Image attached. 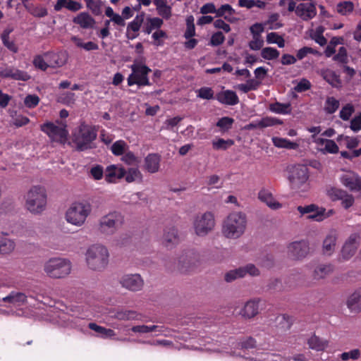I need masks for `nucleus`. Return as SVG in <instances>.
Segmentation results:
<instances>
[{"mask_svg": "<svg viewBox=\"0 0 361 361\" xmlns=\"http://www.w3.org/2000/svg\"><path fill=\"white\" fill-rule=\"evenodd\" d=\"M233 140L231 139L216 138L212 142V147L216 150H226L233 145Z\"/></svg>", "mask_w": 361, "mask_h": 361, "instance_id": "nucleus-47", "label": "nucleus"}, {"mask_svg": "<svg viewBox=\"0 0 361 361\" xmlns=\"http://www.w3.org/2000/svg\"><path fill=\"white\" fill-rule=\"evenodd\" d=\"M1 75L5 78H11L15 80L26 81L30 79V75L24 71L8 68H6L1 72Z\"/></svg>", "mask_w": 361, "mask_h": 361, "instance_id": "nucleus-35", "label": "nucleus"}, {"mask_svg": "<svg viewBox=\"0 0 361 361\" xmlns=\"http://www.w3.org/2000/svg\"><path fill=\"white\" fill-rule=\"evenodd\" d=\"M297 209L301 215L307 214V219L315 221H322L334 214L332 209L326 212L324 208L319 207L314 204L298 206Z\"/></svg>", "mask_w": 361, "mask_h": 361, "instance_id": "nucleus-12", "label": "nucleus"}, {"mask_svg": "<svg viewBox=\"0 0 361 361\" xmlns=\"http://www.w3.org/2000/svg\"><path fill=\"white\" fill-rule=\"evenodd\" d=\"M258 199L271 209L277 210L282 207V204L275 199L269 189L262 188L258 192Z\"/></svg>", "mask_w": 361, "mask_h": 361, "instance_id": "nucleus-22", "label": "nucleus"}, {"mask_svg": "<svg viewBox=\"0 0 361 361\" xmlns=\"http://www.w3.org/2000/svg\"><path fill=\"white\" fill-rule=\"evenodd\" d=\"M33 65L35 68L42 71H46L49 66V62L46 60L44 54L37 55L34 57Z\"/></svg>", "mask_w": 361, "mask_h": 361, "instance_id": "nucleus-58", "label": "nucleus"}, {"mask_svg": "<svg viewBox=\"0 0 361 361\" xmlns=\"http://www.w3.org/2000/svg\"><path fill=\"white\" fill-rule=\"evenodd\" d=\"M360 351L358 349H353L348 352H344L341 354L340 358L343 361H348L349 360H357L360 357Z\"/></svg>", "mask_w": 361, "mask_h": 361, "instance_id": "nucleus-61", "label": "nucleus"}, {"mask_svg": "<svg viewBox=\"0 0 361 361\" xmlns=\"http://www.w3.org/2000/svg\"><path fill=\"white\" fill-rule=\"evenodd\" d=\"M216 100L221 104L233 106L238 103L239 99L236 93L232 90H223L216 95Z\"/></svg>", "mask_w": 361, "mask_h": 361, "instance_id": "nucleus-28", "label": "nucleus"}, {"mask_svg": "<svg viewBox=\"0 0 361 361\" xmlns=\"http://www.w3.org/2000/svg\"><path fill=\"white\" fill-rule=\"evenodd\" d=\"M25 208L32 214H39L47 206V192L44 187L35 185L25 195Z\"/></svg>", "mask_w": 361, "mask_h": 361, "instance_id": "nucleus-3", "label": "nucleus"}, {"mask_svg": "<svg viewBox=\"0 0 361 361\" xmlns=\"http://www.w3.org/2000/svg\"><path fill=\"white\" fill-rule=\"evenodd\" d=\"M338 141L350 149L355 148L359 143V141L356 137H350L343 135L338 137Z\"/></svg>", "mask_w": 361, "mask_h": 361, "instance_id": "nucleus-51", "label": "nucleus"}, {"mask_svg": "<svg viewBox=\"0 0 361 361\" xmlns=\"http://www.w3.org/2000/svg\"><path fill=\"white\" fill-rule=\"evenodd\" d=\"M160 156L157 154H149L145 158V169L150 173L157 172L160 167Z\"/></svg>", "mask_w": 361, "mask_h": 361, "instance_id": "nucleus-30", "label": "nucleus"}, {"mask_svg": "<svg viewBox=\"0 0 361 361\" xmlns=\"http://www.w3.org/2000/svg\"><path fill=\"white\" fill-rule=\"evenodd\" d=\"M235 10L229 4H224L217 9L216 16L223 17L225 20L233 23L235 20Z\"/></svg>", "mask_w": 361, "mask_h": 361, "instance_id": "nucleus-37", "label": "nucleus"}, {"mask_svg": "<svg viewBox=\"0 0 361 361\" xmlns=\"http://www.w3.org/2000/svg\"><path fill=\"white\" fill-rule=\"evenodd\" d=\"M88 327L95 333V336L103 339L113 338L117 341H126V338H116V333L111 329L99 326L94 322L89 323Z\"/></svg>", "mask_w": 361, "mask_h": 361, "instance_id": "nucleus-25", "label": "nucleus"}, {"mask_svg": "<svg viewBox=\"0 0 361 361\" xmlns=\"http://www.w3.org/2000/svg\"><path fill=\"white\" fill-rule=\"evenodd\" d=\"M131 330L134 333H139L141 334L153 332L155 336L164 335L167 336L169 335V331L164 326L157 325H137L133 326Z\"/></svg>", "mask_w": 361, "mask_h": 361, "instance_id": "nucleus-23", "label": "nucleus"}, {"mask_svg": "<svg viewBox=\"0 0 361 361\" xmlns=\"http://www.w3.org/2000/svg\"><path fill=\"white\" fill-rule=\"evenodd\" d=\"M125 176V169L121 165L112 164L106 167L104 178L108 183H116Z\"/></svg>", "mask_w": 361, "mask_h": 361, "instance_id": "nucleus-24", "label": "nucleus"}, {"mask_svg": "<svg viewBox=\"0 0 361 361\" xmlns=\"http://www.w3.org/2000/svg\"><path fill=\"white\" fill-rule=\"evenodd\" d=\"M128 149V145L122 140L116 141L111 146V151L115 156L122 157Z\"/></svg>", "mask_w": 361, "mask_h": 361, "instance_id": "nucleus-43", "label": "nucleus"}, {"mask_svg": "<svg viewBox=\"0 0 361 361\" xmlns=\"http://www.w3.org/2000/svg\"><path fill=\"white\" fill-rule=\"evenodd\" d=\"M288 173V180L293 189L299 192H306L310 188L309 169L306 165L291 166Z\"/></svg>", "mask_w": 361, "mask_h": 361, "instance_id": "nucleus-6", "label": "nucleus"}, {"mask_svg": "<svg viewBox=\"0 0 361 361\" xmlns=\"http://www.w3.org/2000/svg\"><path fill=\"white\" fill-rule=\"evenodd\" d=\"M73 22L82 28L92 27L94 23V19L87 13H81L78 15L73 19Z\"/></svg>", "mask_w": 361, "mask_h": 361, "instance_id": "nucleus-39", "label": "nucleus"}, {"mask_svg": "<svg viewBox=\"0 0 361 361\" xmlns=\"http://www.w3.org/2000/svg\"><path fill=\"white\" fill-rule=\"evenodd\" d=\"M216 225L215 218L212 212H207L196 216L193 221L195 234L200 237L207 235Z\"/></svg>", "mask_w": 361, "mask_h": 361, "instance_id": "nucleus-9", "label": "nucleus"}, {"mask_svg": "<svg viewBox=\"0 0 361 361\" xmlns=\"http://www.w3.org/2000/svg\"><path fill=\"white\" fill-rule=\"evenodd\" d=\"M197 97L204 99H211L214 98V91L211 87H203L196 90Z\"/></svg>", "mask_w": 361, "mask_h": 361, "instance_id": "nucleus-64", "label": "nucleus"}, {"mask_svg": "<svg viewBox=\"0 0 361 361\" xmlns=\"http://www.w3.org/2000/svg\"><path fill=\"white\" fill-rule=\"evenodd\" d=\"M46 60L51 68H59L64 66L68 59V54L65 50L48 51L44 53Z\"/></svg>", "mask_w": 361, "mask_h": 361, "instance_id": "nucleus-18", "label": "nucleus"}, {"mask_svg": "<svg viewBox=\"0 0 361 361\" xmlns=\"http://www.w3.org/2000/svg\"><path fill=\"white\" fill-rule=\"evenodd\" d=\"M326 195L331 199L332 201L340 200L342 195L344 194L345 190L334 187V186H328L326 188Z\"/></svg>", "mask_w": 361, "mask_h": 361, "instance_id": "nucleus-49", "label": "nucleus"}, {"mask_svg": "<svg viewBox=\"0 0 361 361\" xmlns=\"http://www.w3.org/2000/svg\"><path fill=\"white\" fill-rule=\"evenodd\" d=\"M251 361H308L302 355H298L288 360L280 355L256 351L253 356L247 357Z\"/></svg>", "mask_w": 361, "mask_h": 361, "instance_id": "nucleus-14", "label": "nucleus"}, {"mask_svg": "<svg viewBox=\"0 0 361 361\" xmlns=\"http://www.w3.org/2000/svg\"><path fill=\"white\" fill-rule=\"evenodd\" d=\"M132 71L127 80L128 86L137 85L138 86L149 85V73L152 70L147 66L142 63H133L130 66Z\"/></svg>", "mask_w": 361, "mask_h": 361, "instance_id": "nucleus-10", "label": "nucleus"}, {"mask_svg": "<svg viewBox=\"0 0 361 361\" xmlns=\"http://www.w3.org/2000/svg\"><path fill=\"white\" fill-rule=\"evenodd\" d=\"M339 107V101L331 97H328L325 102L324 110L327 114H334Z\"/></svg>", "mask_w": 361, "mask_h": 361, "instance_id": "nucleus-53", "label": "nucleus"}, {"mask_svg": "<svg viewBox=\"0 0 361 361\" xmlns=\"http://www.w3.org/2000/svg\"><path fill=\"white\" fill-rule=\"evenodd\" d=\"M137 317L138 314L136 312L127 310H119L116 312L114 316V317L116 319L124 321L137 319Z\"/></svg>", "mask_w": 361, "mask_h": 361, "instance_id": "nucleus-48", "label": "nucleus"}, {"mask_svg": "<svg viewBox=\"0 0 361 361\" xmlns=\"http://www.w3.org/2000/svg\"><path fill=\"white\" fill-rule=\"evenodd\" d=\"M120 284L130 291L136 292L142 290L144 280L138 274H126L121 278Z\"/></svg>", "mask_w": 361, "mask_h": 361, "instance_id": "nucleus-13", "label": "nucleus"}, {"mask_svg": "<svg viewBox=\"0 0 361 361\" xmlns=\"http://www.w3.org/2000/svg\"><path fill=\"white\" fill-rule=\"evenodd\" d=\"M295 14L304 20L313 18L317 14L315 4L313 3H301L295 6Z\"/></svg>", "mask_w": 361, "mask_h": 361, "instance_id": "nucleus-20", "label": "nucleus"}, {"mask_svg": "<svg viewBox=\"0 0 361 361\" xmlns=\"http://www.w3.org/2000/svg\"><path fill=\"white\" fill-rule=\"evenodd\" d=\"M337 235L335 232H331L326 235L323 242L322 252L326 256L331 255L336 248Z\"/></svg>", "mask_w": 361, "mask_h": 361, "instance_id": "nucleus-33", "label": "nucleus"}, {"mask_svg": "<svg viewBox=\"0 0 361 361\" xmlns=\"http://www.w3.org/2000/svg\"><path fill=\"white\" fill-rule=\"evenodd\" d=\"M72 270L71 261L63 257H51L45 262L44 271L49 278L63 279L68 276Z\"/></svg>", "mask_w": 361, "mask_h": 361, "instance_id": "nucleus-5", "label": "nucleus"}, {"mask_svg": "<svg viewBox=\"0 0 361 361\" xmlns=\"http://www.w3.org/2000/svg\"><path fill=\"white\" fill-rule=\"evenodd\" d=\"M124 224V216L119 212H111L102 216L98 222L99 233L105 236L114 235Z\"/></svg>", "mask_w": 361, "mask_h": 361, "instance_id": "nucleus-7", "label": "nucleus"}, {"mask_svg": "<svg viewBox=\"0 0 361 361\" xmlns=\"http://www.w3.org/2000/svg\"><path fill=\"white\" fill-rule=\"evenodd\" d=\"M92 212L90 204L83 201L73 202L65 213L66 221L75 226H82Z\"/></svg>", "mask_w": 361, "mask_h": 361, "instance_id": "nucleus-4", "label": "nucleus"}, {"mask_svg": "<svg viewBox=\"0 0 361 361\" xmlns=\"http://www.w3.org/2000/svg\"><path fill=\"white\" fill-rule=\"evenodd\" d=\"M355 111V109L353 104H347L342 107L339 112L340 118L343 121H348Z\"/></svg>", "mask_w": 361, "mask_h": 361, "instance_id": "nucleus-62", "label": "nucleus"}, {"mask_svg": "<svg viewBox=\"0 0 361 361\" xmlns=\"http://www.w3.org/2000/svg\"><path fill=\"white\" fill-rule=\"evenodd\" d=\"M272 142L276 147L287 149H297L299 147V142L290 141L288 139L280 137H273Z\"/></svg>", "mask_w": 361, "mask_h": 361, "instance_id": "nucleus-36", "label": "nucleus"}, {"mask_svg": "<svg viewBox=\"0 0 361 361\" xmlns=\"http://www.w3.org/2000/svg\"><path fill=\"white\" fill-rule=\"evenodd\" d=\"M78 321L76 318L70 317L66 313H60L57 319H56L55 320V322L61 326L77 329L78 330L82 331V326H80V324H78Z\"/></svg>", "mask_w": 361, "mask_h": 361, "instance_id": "nucleus-29", "label": "nucleus"}, {"mask_svg": "<svg viewBox=\"0 0 361 361\" xmlns=\"http://www.w3.org/2000/svg\"><path fill=\"white\" fill-rule=\"evenodd\" d=\"M279 51L273 47H265L261 51V56L265 60L276 59L279 56Z\"/></svg>", "mask_w": 361, "mask_h": 361, "instance_id": "nucleus-54", "label": "nucleus"}, {"mask_svg": "<svg viewBox=\"0 0 361 361\" xmlns=\"http://www.w3.org/2000/svg\"><path fill=\"white\" fill-rule=\"evenodd\" d=\"M334 270V267L331 264H322L318 265L314 271V276L315 279H324Z\"/></svg>", "mask_w": 361, "mask_h": 361, "instance_id": "nucleus-41", "label": "nucleus"}, {"mask_svg": "<svg viewBox=\"0 0 361 361\" xmlns=\"http://www.w3.org/2000/svg\"><path fill=\"white\" fill-rule=\"evenodd\" d=\"M360 243V235L357 233L351 234L345 242L341 253L343 260H348L355 253Z\"/></svg>", "mask_w": 361, "mask_h": 361, "instance_id": "nucleus-15", "label": "nucleus"}, {"mask_svg": "<svg viewBox=\"0 0 361 361\" xmlns=\"http://www.w3.org/2000/svg\"><path fill=\"white\" fill-rule=\"evenodd\" d=\"M309 348L315 351H324L329 347V340L315 334L311 335L307 339Z\"/></svg>", "mask_w": 361, "mask_h": 361, "instance_id": "nucleus-26", "label": "nucleus"}, {"mask_svg": "<svg viewBox=\"0 0 361 361\" xmlns=\"http://www.w3.org/2000/svg\"><path fill=\"white\" fill-rule=\"evenodd\" d=\"M259 128L274 126L276 125L282 124V121L274 117L267 116L259 120Z\"/></svg>", "mask_w": 361, "mask_h": 361, "instance_id": "nucleus-56", "label": "nucleus"}, {"mask_svg": "<svg viewBox=\"0 0 361 361\" xmlns=\"http://www.w3.org/2000/svg\"><path fill=\"white\" fill-rule=\"evenodd\" d=\"M269 110L278 114H289L291 112L290 103H279L275 102L269 104Z\"/></svg>", "mask_w": 361, "mask_h": 361, "instance_id": "nucleus-40", "label": "nucleus"}, {"mask_svg": "<svg viewBox=\"0 0 361 361\" xmlns=\"http://www.w3.org/2000/svg\"><path fill=\"white\" fill-rule=\"evenodd\" d=\"M179 242L178 231L174 228L165 231L162 237V244L166 247H172Z\"/></svg>", "mask_w": 361, "mask_h": 361, "instance_id": "nucleus-32", "label": "nucleus"}, {"mask_svg": "<svg viewBox=\"0 0 361 361\" xmlns=\"http://www.w3.org/2000/svg\"><path fill=\"white\" fill-rule=\"evenodd\" d=\"M97 137V132L90 126L82 124L73 133V140L80 150L90 149Z\"/></svg>", "mask_w": 361, "mask_h": 361, "instance_id": "nucleus-8", "label": "nucleus"}, {"mask_svg": "<svg viewBox=\"0 0 361 361\" xmlns=\"http://www.w3.org/2000/svg\"><path fill=\"white\" fill-rule=\"evenodd\" d=\"M266 40L268 44H277L279 48H283L285 47V40L283 37L276 32L268 33L267 35Z\"/></svg>", "mask_w": 361, "mask_h": 361, "instance_id": "nucleus-50", "label": "nucleus"}, {"mask_svg": "<svg viewBox=\"0 0 361 361\" xmlns=\"http://www.w3.org/2000/svg\"><path fill=\"white\" fill-rule=\"evenodd\" d=\"M324 80L332 87H339L341 85V81L335 72L331 70H326L322 73Z\"/></svg>", "mask_w": 361, "mask_h": 361, "instance_id": "nucleus-45", "label": "nucleus"}, {"mask_svg": "<svg viewBox=\"0 0 361 361\" xmlns=\"http://www.w3.org/2000/svg\"><path fill=\"white\" fill-rule=\"evenodd\" d=\"M152 37L154 39V44L161 47L164 45L163 39L167 38V34L162 30H157L152 35Z\"/></svg>", "mask_w": 361, "mask_h": 361, "instance_id": "nucleus-60", "label": "nucleus"}, {"mask_svg": "<svg viewBox=\"0 0 361 361\" xmlns=\"http://www.w3.org/2000/svg\"><path fill=\"white\" fill-rule=\"evenodd\" d=\"M125 179L128 183L135 181H141L142 180V174L137 168H130L125 169Z\"/></svg>", "mask_w": 361, "mask_h": 361, "instance_id": "nucleus-44", "label": "nucleus"}, {"mask_svg": "<svg viewBox=\"0 0 361 361\" xmlns=\"http://www.w3.org/2000/svg\"><path fill=\"white\" fill-rule=\"evenodd\" d=\"M121 160L127 165H137L140 159L129 149L121 157Z\"/></svg>", "mask_w": 361, "mask_h": 361, "instance_id": "nucleus-55", "label": "nucleus"}, {"mask_svg": "<svg viewBox=\"0 0 361 361\" xmlns=\"http://www.w3.org/2000/svg\"><path fill=\"white\" fill-rule=\"evenodd\" d=\"M324 32V28L319 25L310 30V36L316 43L319 44L320 46H324L327 41L323 35Z\"/></svg>", "mask_w": 361, "mask_h": 361, "instance_id": "nucleus-38", "label": "nucleus"}, {"mask_svg": "<svg viewBox=\"0 0 361 361\" xmlns=\"http://www.w3.org/2000/svg\"><path fill=\"white\" fill-rule=\"evenodd\" d=\"M313 142L316 145L317 150L324 154H335L338 152V147L332 140L324 139L320 137L312 136Z\"/></svg>", "mask_w": 361, "mask_h": 361, "instance_id": "nucleus-19", "label": "nucleus"}, {"mask_svg": "<svg viewBox=\"0 0 361 361\" xmlns=\"http://www.w3.org/2000/svg\"><path fill=\"white\" fill-rule=\"evenodd\" d=\"M260 303L261 300L259 299L248 300L240 310L239 314L245 319L253 318L259 313Z\"/></svg>", "mask_w": 361, "mask_h": 361, "instance_id": "nucleus-21", "label": "nucleus"}, {"mask_svg": "<svg viewBox=\"0 0 361 361\" xmlns=\"http://www.w3.org/2000/svg\"><path fill=\"white\" fill-rule=\"evenodd\" d=\"M247 226L246 214L243 212H233L223 220L221 233L227 239L237 240L244 235Z\"/></svg>", "mask_w": 361, "mask_h": 361, "instance_id": "nucleus-1", "label": "nucleus"}, {"mask_svg": "<svg viewBox=\"0 0 361 361\" xmlns=\"http://www.w3.org/2000/svg\"><path fill=\"white\" fill-rule=\"evenodd\" d=\"M354 8V5L351 1H343L337 5V11L343 16L350 14Z\"/></svg>", "mask_w": 361, "mask_h": 361, "instance_id": "nucleus-59", "label": "nucleus"}, {"mask_svg": "<svg viewBox=\"0 0 361 361\" xmlns=\"http://www.w3.org/2000/svg\"><path fill=\"white\" fill-rule=\"evenodd\" d=\"M343 186L351 191L361 190V178L353 171H345L339 178Z\"/></svg>", "mask_w": 361, "mask_h": 361, "instance_id": "nucleus-16", "label": "nucleus"}, {"mask_svg": "<svg viewBox=\"0 0 361 361\" xmlns=\"http://www.w3.org/2000/svg\"><path fill=\"white\" fill-rule=\"evenodd\" d=\"M234 120L230 117H222L216 123V126L219 127L221 132L224 133L231 128Z\"/></svg>", "mask_w": 361, "mask_h": 361, "instance_id": "nucleus-57", "label": "nucleus"}, {"mask_svg": "<svg viewBox=\"0 0 361 361\" xmlns=\"http://www.w3.org/2000/svg\"><path fill=\"white\" fill-rule=\"evenodd\" d=\"M14 240L9 238H0V255H9L15 250Z\"/></svg>", "mask_w": 361, "mask_h": 361, "instance_id": "nucleus-42", "label": "nucleus"}, {"mask_svg": "<svg viewBox=\"0 0 361 361\" xmlns=\"http://www.w3.org/2000/svg\"><path fill=\"white\" fill-rule=\"evenodd\" d=\"M288 255L295 259L305 257L309 252V245L305 240L295 241L287 247Z\"/></svg>", "mask_w": 361, "mask_h": 361, "instance_id": "nucleus-17", "label": "nucleus"}, {"mask_svg": "<svg viewBox=\"0 0 361 361\" xmlns=\"http://www.w3.org/2000/svg\"><path fill=\"white\" fill-rule=\"evenodd\" d=\"M157 13L164 19H169L172 15V8L168 5L167 0H153Z\"/></svg>", "mask_w": 361, "mask_h": 361, "instance_id": "nucleus-34", "label": "nucleus"}, {"mask_svg": "<svg viewBox=\"0 0 361 361\" xmlns=\"http://www.w3.org/2000/svg\"><path fill=\"white\" fill-rule=\"evenodd\" d=\"M279 14H271L269 19L264 23V25H269V28L270 30H277L282 26V25L279 22Z\"/></svg>", "mask_w": 361, "mask_h": 361, "instance_id": "nucleus-63", "label": "nucleus"}, {"mask_svg": "<svg viewBox=\"0 0 361 361\" xmlns=\"http://www.w3.org/2000/svg\"><path fill=\"white\" fill-rule=\"evenodd\" d=\"M145 13H141L137 15L133 21L128 23L127 30H132L134 32H138L141 27L142 24L144 22Z\"/></svg>", "mask_w": 361, "mask_h": 361, "instance_id": "nucleus-52", "label": "nucleus"}, {"mask_svg": "<svg viewBox=\"0 0 361 361\" xmlns=\"http://www.w3.org/2000/svg\"><path fill=\"white\" fill-rule=\"evenodd\" d=\"M27 296L20 292H11L8 295L4 297L2 300L7 302L10 306L19 307L25 304Z\"/></svg>", "mask_w": 361, "mask_h": 361, "instance_id": "nucleus-31", "label": "nucleus"}, {"mask_svg": "<svg viewBox=\"0 0 361 361\" xmlns=\"http://www.w3.org/2000/svg\"><path fill=\"white\" fill-rule=\"evenodd\" d=\"M85 257L87 266L93 271H102L109 264V250L102 244H93L88 247Z\"/></svg>", "mask_w": 361, "mask_h": 361, "instance_id": "nucleus-2", "label": "nucleus"}, {"mask_svg": "<svg viewBox=\"0 0 361 361\" xmlns=\"http://www.w3.org/2000/svg\"><path fill=\"white\" fill-rule=\"evenodd\" d=\"M41 130L56 142H64L68 135L66 124L62 121H57L56 123L47 122L41 126Z\"/></svg>", "mask_w": 361, "mask_h": 361, "instance_id": "nucleus-11", "label": "nucleus"}, {"mask_svg": "<svg viewBox=\"0 0 361 361\" xmlns=\"http://www.w3.org/2000/svg\"><path fill=\"white\" fill-rule=\"evenodd\" d=\"M196 258L197 256L194 252H187L179 257L178 267L182 269L188 265H191L195 262Z\"/></svg>", "mask_w": 361, "mask_h": 361, "instance_id": "nucleus-46", "label": "nucleus"}, {"mask_svg": "<svg viewBox=\"0 0 361 361\" xmlns=\"http://www.w3.org/2000/svg\"><path fill=\"white\" fill-rule=\"evenodd\" d=\"M346 305L353 312L361 311V287L355 289L348 298Z\"/></svg>", "mask_w": 361, "mask_h": 361, "instance_id": "nucleus-27", "label": "nucleus"}]
</instances>
